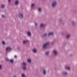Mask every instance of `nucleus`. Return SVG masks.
<instances>
[{
  "label": "nucleus",
  "instance_id": "1",
  "mask_svg": "<svg viewBox=\"0 0 77 77\" xmlns=\"http://www.w3.org/2000/svg\"><path fill=\"white\" fill-rule=\"evenodd\" d=\"M57 2L56 1H54L51 4L52 7L54 8H55L57 6Z\"/></svg>",
  "mask_w": 77,
  "mask_h": 77
},
{
  "label": "nucleus",
  "instance_id": "2",
  "mask_svg": "<svg viewBox=\"0 0 77 77\" xmlns=\"http://www.w3.org/2000/svg\"><path fill=\"white\" fill-rule=\"evenodd\" d=\"M22 64L23 65V66L22 67V68L23 70H25L26 69V63L25 62H23Z\"/></svg>",
  "mask_w": 77,
  "mask_h": 77
},
{
  "label": "nucleus",
  "instance_id": "3",
  "mask_svg": "<svg viewBox=\"0 0 77 77\" xmlns=\"http://www.w3.org/2000/svg\"><path fill=\"white\" fill-rule=\"evenodd\" d=\"M50 44V42H47V43H45L44 44H43V48H45L48 46V45H49Z\"/></svg>",
  "mask_w": 77,
  "mask_h": 77
},
{
  "label": "nucleus",
  "instance_id": "4",
  "mask_svg": "<svg viewBox=\"0 0 77 77\" xmlns=\"http://www.w3.org/2000/svg\"><path fill=\"white\" fill-rule=\"evenodd\" d=\"M50 54V51H48L45 53V56H47V57H48L49 56V54Z\"/></svg>",
  "mask_w": 77,
  "mask_h": 77
},
{
  "label": "nucleus",
  "instance_id": "5",
  "mask_svg": "<svg viewBox=\"0 0 77 77\" xmlns=\"http://www.w3.org/2000/svg\"><path fill=\"white\" fill-rule=\"evenodd\" d=\"M72 26L73 27L75 26V22L74 21H72Z\"/></svg>",
  "mask_w": 77,
  "mask_h": 77
},
{
  "label": "nucleus",
  "instance_id": "6",
  "mask_svg": "<svg viewBox=\"0 0 77 77\" xmlns=\"http://www.w3.org/2000/svg\"><path fill=\"white\" fill-rule=\"evenodd\" d=\"M53 53L55 55V56H57V54H58V53H57V51L56 50H54L53 51Z\"/></svg>",
  "mask_w": 77,
  "mask_h": 77
},
{
  "label": "nucleus",
  "instance_id": "7",
  "mask_svg": "<svg viewBox=\"0 0 77 77\" xmlns=\"http://www.w3.org/2000/svg\"><path fill=\"white\" fill-rule=\"evenodd\" d=\"M47 36V33H46L44 35H41L42 38H44V37H46Z\"/></svg>",
  "mask_w": 77,
  "mask_h": 77
},
{
  "label": "nucleus",
  "instance_id": "8",
  "mask_svg": "<svg viewBox=\"0 0 77 77\" xmlns=\"http://www.w3.org/2000/svg\"><path fill=\"white\" fill-rule=\"evenodd\" d=\"M54 36V33L53 32H50L48 33V36Z\"/></svg>",
  "mask_w": 77,
  "mask_h": 77
},
{
  "label": "nucleus",
  "instance_id": "9",
  "mask_svg": "<svg viewBox=\"0 0 77 77\" xmlns=\"http://www.w3.org/2000/svg\"><path fill=\"white\" fill-rule=\"evenodd\" d=\"M62 73L63 75H68V72L65 71L63 72Z\"/></svg>",
  "mask_w": 77,
  "mask_h": 77
},
{
  "label": "nucleus",
  "instance_id": "10",
  "mask_svg": "<svg viewBox=\"0 0 77 77\" xmlns=\"http://www.w3.org/2000/svg\"><path fill=\"white\" fill-rule=\"evenodd\" d=\"M9 50V51H11L12 50V48H11L10 47H8L7 48L5 49L6 51H8V50Z\"/></svg>",
  "mask_w": 77,
  "mask_h": 77
},
{
  "label": "nucleus",
  "instance_id": "11",
  "mask_svg": "<svg viewBox=\"0 0 77 77\" xmlns=\"http://www.w3.org/2000/svg\"><path fill=\"white\" fill-rule=\"evenodd\" d=\"M32 51L34 53H37V50L36 48H34L32 50Z\"/></svg>",
  "mask_w": 77,
  "mask_h": 77
},
{
  "label": "nucleus",
  "instance_id": "12",
  "mask_svg": "<svg viewBox=\"0 0 77 77\" xmlns=\"http://www.w3.org/2000/svg\"><path fill=\"white\" fill-rule=\"evenodd\" d=\"M27 62L29 63H32V60L30 59H28L27 60Z\"/></svg>",
  "mask_w": 77,
  "mask_h": 77
},
{
  "label": "nucleus",
  "instance_id": "13",
  "mask_svg": "<svg viewBox=\"0 0 77 77\" xmlns=\"http://www.w3.org/2000/svg\"><path fill=\"white\" fill-rule=\"evenodd\" d=\"M19 17L20 18H23V15L22 14H20L19 16Z\"/></svg>",
  "mask_w": 77,
  "mask_h": 77
},
{
  "label": "nucleus",
  "instance_id": "14",
  "mask_svg": "<svg viewBox=\"0 0 77 77\" xmlns=\"http://www.w3.org/2000/svg\"><path fill=\"white\" fill-rule=\"evenodd\" d=\"M27 35L29 36H31V32L29 31H28L27 32Z\"/></svg>",
  "mask_w": 77,
  "mask_h": 77
},
{
  "label": "nucleus",
  "instance_id": "15",
  "mask_svg": "<svg viewBox=\"0 0 77 77\" xmlns=\"http://www.w3.org/2000/svg\"><path fill=\"white\" fill-rule=\"evenodd\" d=\"M19 4V2H18V1H16L14 3V5L16 6H17V5H18Z\"/></svg>",
  "mask_w": 77,
  "mask_h": 77
},
{
  "label": "nucleus",
  "instance_id": "16",
  "mask_svg": "<svg viewBox=\"0 0 77 77\" xmlns=\"http://www.w3.org/2000/svg\"><path fill=\"white\" fill-rule=\"evenodd\" d=\"M43 74H44V75H46V74H47L46 70L45 69L43 70Z\"/></svg>",
  "mask_w": 77,
  "mask_h": 77
},
{
  "label": "nucleus",
  "instance_id": "17",
  "mask_svg": "<svg viewBox=\"0 0 77 77\" xmlns=\"http://www.w3.org/2000/svg\"><path fill=\"white\" fill-rule=\"evenodd\" d=\"M45 24L44 23H42L40 24V27L41 28H42V27H44L45 26Z\"/></svg>",
  "mask_w": 77,
  "mask_h": 77
},
{
  "label": "nucleus",
  "instance_id": "18",
  "mask_svg": "<svg viewBox=\"0 0 77 77\" xmlns=\"http://www.w3.org/2000/svg\"><path fill=\"white\" fill-rule=\"evenodd\" d=\"M38 11L39 12H42V8L40 7L38 9Z\"/></svg>",
  "mask_w": 77,
  "mask_h": 77
},
{
  "label": "nucleus",
  "instance_id": "19",
  "mask_svg": "<svg viewBox=\"0 0 77 77\" xmlns=\"http://www.w3.org/2000/svg\"><path fill=\"white\" fill-rule=\"evenodd\" d=\"M29 42V41L27 40L23 41V44H26V43H27V42Z\"/></svg>",
  "mask_w": 77,
  "mask_h": 77
},
{
  "label": "nucleus",
  "instance_id": "20",
  "mask_svg": "<svg viewBox=\"0 0 77 77\" xmlns=\"http://www.w3.org/2000/svg\"><path fill=\"white\" fill-rule=\"evenodd\" d=\"M5 6V5L2 4L1 5V8L2 9L4 8Z\"/></svg>",
  "mask_w": 77,
  "mask_h": 77
},
{
  "label": "nucleus",
  "instance_id": "21",
  "mask_svg": "<svg viewBox=\"0 0 77 77\" xmlns=\"http://www.w3.org/2000/svg\"><path fill=\"white\" fill-rule=\"evenodd\" d=\"M66 69H68V70H69V71L70 70V67H66Z\"/></svg>",
  "mask_w": 77,
  "mask_h": 77
},
{
  "label": "nucleus",
  "instance_id": "22",
  "mask_svg": "<svg viewBox=\"0 0 77 77\" xmlns=\"http://www.w3.org/2000/svg\"><path fill=\"white\" fill-rule=\"evenodd\" d=\"M9 62H10V63H13V62H14V60H13L12 59L10 60Z\"/></svg>",
  "mask_w": 77,
  "mask_h": 77
},
{
  "label": "nucleus",
  "instance_id": "23",
  "mask_svg": "<svg viewBox=\"0 0 77 77\" xmlns=\"http://www.w3.org/2000/svg\"><path fill=\"white\" fill-rule=\"evenodd\" d=\"M35 4L32 3L31 5V8H33L35 6Z\"/></svg>",
  "mask_w": 77,
  "mask_h": 77
},
{
  "label": "nucleus",
  "instance_id": "24",
  "mask_svg": "<svg viewBox=\"0 0 77 77\" xmlns=\"http://www.w3.org/2000/svg\"><path fill=\"white\" fill-rule=\"evenodd\" d=\"M34 23L35 24V27H37V26H38V23L34 22Z\"/></svg>",
  "mask_w": 77,
  "mask_h": 77
},
{
  "label": "nucleus",
  "instance_id": "25",
  "mask_svg": "<svg viewBox=\"0 0 77 77\" xmlns=\"http://www.w3.org/2000/svg\"><path fill=\"white\" fill-rule=\"evenodd\" d=\"M59 21L60 23H62L63 21H62V19H60L59 20Z\"/></svg>",
  "mask_w": 77,
  "mask_h": 77
},
{
  "label": "nucleus",
  "instance_id": "26",
  "mask_svg": "<svg viewBox=\"0 0 77 77\" xmlns=\"http://www.w3.org/2000/svg\"><path fill=\"white\" fill-rule=\"evenodd\" d=\"M69 37H70V35H68L66 36V38L68 39L69 38Z\"/></svg>",
  "mask_w": 77,
  "mask_h": 77
},
{
  "label": "nucleus",
  "instance_id": "27",
  "mask_svg": "<svg viewBox=\"0 0 77 77\" xmlns=\"http://www.w3.org/2000/svg\"><path fill=\"white\" fill-rule=\"evenodd\" d=\"M21 76L22 77H25V75L23 73L21 74Z\"/></svg>",
  "mask_w": 77,
  "mask_h": 77
},
{
  "label": "nucleus",
  "instance_id": "28",
  "mask_svg": "<svg viewBox=\"0 0 77 77\" xmlns=\"http://www.w3.org/2000/svg\"><path fill=\"white\" fill-rule=\"evenodd\" d=\"M2 43L3 45H5V41H2Z\"/></svg>",
  "mask_w": 77,
  "mask_h": 77
},
{
  "label": "nucleus",
  "instance_id": "29",
  "mask_svg": "<svg viewBox=\"0 0 77 77\" xmlns=\"http://www.w3.org/2000/svg\"><path fill=\"white\" fill-rule=\"evenodd\" d=\"M6 61H10V60L8 59V58H6Z\"/></svg>",
  "mask_w": 77,
  "mask_h": 77
},
{
  "label": "nucleus",
  "instance_id": "30",
  "mask_svg": "<svg viewBox=\"0 0 77 77\" xmlns=\"http://www.w3.org/2000/svg\"><path fill=\"white\" fill-rule=\"evenodd\" d=\"M54 42L53 41L51 42V44L52 45H53V44H54Z\"/></svg>",
  "mask_w": 77,
  "mask_h": 77
},
{
  "label": "nucleus",
  "instance_id": "31",
  "mask_svg": "<svg viewBox=\"0 0 77 77\" xmlns=\"http://www.w3.org/2000/svg\"><path fill=\"white\" fill-rule=\"evenodd\" d=\"M2 17H3V18H5V16L4 15H2Z\"/></svg>",
  "mask_w": 77,
  "mask_h": 77
},
{
  "label": "nucleus",
  "instance_id": "32",
  "mask_svg": "<svg viewBox=\"0 0 77 77\" xmlns=\"http://www.w3.org/2000/svg\"><path fill=\"white\" fill-rule=\"evenodd\" d=\"M64 35V32H62V35Z\"/></svg>",
  "mask_w": 77,
  "mask_h": 77
},
{
  "label": "nucleus",
  "instance_id": "33",
  "mask_svg": "<svg viewBox=\"0 0 77 77\" xmlns=\"http://www.w3.org/2000/svg\"><path fill=\"white\" fill-rule=\"evenodd\" d=\"M69 56L70 57H72V54H70Z\"/></svg>",
  "mask_w": 77,
  "mask_h": 77
},
{
  "label": "nucleus",
  "instance_id": "34",
  "mask_svg": "<svg viewBox=\"0 0 77 77\" xmlns=\"http://www.w3.org/2000/svg\"><path fill=\"white\" fill-rule=\"evenodd\" d=\"M17 55L14 56V58H17Z\"/></svg>",
  "mask_w": 77,
  "mask_h": 77
},
{
  "label": "nucleus",
  "instance_id": "35",
  "mask_svg": "<svg viewBox=\"0 0 77 77\" xmlns=\"http://www.w3.org/2000/svg\"><path fill=\"white\" fill-rule=\"evenodd\" d=\"M62 25H63V26H64V25H65V23H62Z\"/></svg>",
  "mask_w": 77,
  "mask_h": 77
},
{
  "label": "nucleus",
  "instance_id": "36",
  "mask_svg": "<svg viewBox=\"0 0 77 77\" xmlns=\"http://www.w3.org/2000/svg\"><path fill=\"white\" fill-rule=\"evenodd\" d=\"M8 3H10L11 2V0H8Z\"/></svg>",
  "mask_w": 77,
  "mask_h": 77
},
{
  "label": "nucleus",
  "instance_id": "37",
  "mask_svg": "<svg viewBox=\"0 0 77 77\" xmlns=\"http://www.w3.org/2000/svg\"><path fill=\"white\" fill-rule=\"evenodd\" d=\"M0 69H2V65H0Z\"/></svg>",
  "mask_w": 77,
  "mask_h": 77
},
{
  "label": "nucleus",
  "instance_id": "38",
  "mask_svg": "<svg viewBox=\"0 0 77 77\" xmlns=\"http://www.w3.org/2000/svg\"><path fill=\"white\" fill-rule=\"evenodd\" d=\"M14 77H17V76H14Z\"/></svg>",
  "mask_w": 77,
  "mask_h": 77
},
{
  "label": "nucleus",
  "instance_id": "39",
  "mask_svg": "<svg viewBox=\"0 0 77 77\" xmlns=\"http://www.w3.org/2000/svg\"><path fill=\"white\" fill-rule=\"evenodd\" d=\"M76 66H77V65H76Z\"/></svg>",
  "mask_w": 77,
  "mask_h": 77
}]
</instances>
